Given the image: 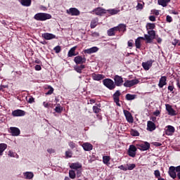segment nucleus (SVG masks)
Instances as JSON below:
<instances>
[{
  "instance_id": "f257e3e1",
  "label": "nucleus",
  "mask_w": 180,
  "mask_h": 180,
  "mask_svg": "<svg viewBox=\"0 0 180 180\" xmlns=\"http://www.w3.org/2000/svg\"><path fill=\"white\" fill-rule=\"evenodd\" d=\"M144 38L146 41V43H153V40H154V39H157V34L155 30H148V34H144Z\"/></svg>"
},
{
  "instance_id": "f03ea898",
  "label": "nucleus",
  "mask_w": 180,
  "mask_h": 180,
  "mask_svg": "<svg viewBox=\"0 0 180 180\" xmlns=\"http://www.w3.org/2000/svg\"><path fill=\"white\" fill-rule=\"evenodd\" d=\"M34 19H35V20H39L41 22H43L49 19H51V15L46 13H38L35 14V15L34 16Z\"/></svg>"
},
{
  "instance_id": "7ed1b4c3",
  "label": "nucleus",
  "mask_w": 180,
  "mask_h": 180,
  "mask_svg": "<svg viewBox=\"0 0 180 180\" xmlns=\"http://www.w3.org/2000/svg\"><path fill=\"white\" fill-rule=\"evenodd\" d=\"M103 84L106 88H108V89H115L116 88V85L115 84V82L112 80L111 79H105L103 80Z\"/></svg>"
},
{
  "instance_id": "20e7f679",
  "label": "nucleus",
  "mask_w": 180,
  "mask_h": 180,
  "mask_svg": "<svg viewBox=\"0 0 180 180\" xmlns=\"http://www.w3.org/2000/svg\"><path fill=\"white\" fill-rule=\"evenodd\" d=\"M90 13H94L97 16H102V15H105L106 13V10L102 7H98L91 11Z\"/></svg>"
},
{
  "instance_id": "39448f33",
  "label": "nucleus",
  "mask_w": 180,
  "mask_h": 180,
  "mask_svg": "<svg viewBox=\"0 0 180 180\" xmlns=\"http://www.w3.org/2000/svg\"><path fill=\"white\" fill-rule=\"evenodd\" d=\"M140 81L137 79H134L132 80H127L124 83V86L126 88H130V86H134V85H137Z\"/></svg>"
},
{
  "instance_id": "423d86ee",
  "label": "nucleus",
  "mask_w": 180,
  "mask_h": 180,
  "mask_svg": "<svg viewBox=\"0 0 180 180\" xmlns=\"http://www.w3.org/2000/svg\"><path fill=\"white\" fill-rule=\"evenodd\" d=\"M136 146L141 151H147V150L150 148V143L148 142H144L143 143L137 144Z\"/></svg>"
},
{
  "instance_id": "0eeeda50",
  "label": "nucleus",
  "mask_w": 180,
  "mask_h": 180,
  "mask_svg": "<svg viewBox=\"0 0 180 180\" xmlns=\"http://www.w3.org/2000/svg\"><path fill=\"white\" fill-rule=\"evenodd\" d=\"M67 13L71 15V16H79L81 13L76 8H70L69 10H67Z\"/></svg>"
},
{
  "instance_id": "6e6552de",
  "label": "nucleus",
  "mask_w": 180,
  "mask_h": 180,
  "mask_svg": "<svg viewBox=\"0 0 180 180\" xmlns=\"http://www.w3.org/2000/svg\"><path fill=\"white\" fill-rule=\"evenodd\" d=\"M136 151H137V148H136L134 145H130L128 150V155L129 157L134 158V157H136Z\"/></svg>"
},
{
  "instance_id": "1a4fd4ad",
  "label": "nucleus",
  "mask_w": 180,
  "mask_h": 180,
  "mask_svg": "<svg viewBox=\"0 0 180 180\" xmlns=\"http://www.w3.org/2000/svg\"><path fill=\"white\" fill-rule=\"evenodd\" d=\"M115 85L117 86H122L123 85V77L119 75H115L114 77Z\"/></svg>"
},
{
  "instance_id": "9d476101",
  "label": "nucleus",
  "mask_w": 180,
  "mask_h": 180,
  "mask_svg": "<svg viewBox=\"0 0 180 180\" xmlns=\"http://www.w3.org/2000/svg\"><path fill=\"white\" fill-rule=\"evenodd\" d=\"M175 133V127L171 125H168L165 129V134L167 136H172Z\"/></svg>"
},
{
  "instance_id": "9b49d317",
  "label": "nucleus",
  "mask_w": 180,
  "mask_h": 180,
  "mask_svg": "<svg viewBox=\"0 0 180 180\" xmlns=\"http://www.w3.org/2000/svg\"><path fill=\"white\" fill-rule=\"evenodd\" d=\"M74 61L75 64H84L86 62V59L85 58H82V56H77L75 57Z\"/></svg>"
},
{
  "instance_id": "f8f14e48",
  "label": "nucleus",
  "mask_w": 180,
  "mask_h": 180,
  "mask_svg": "<svg viewBox=\"0 0 180 180\" xmlns=\"http://www.w3.org/2000/svg\"><path fill=\"white\" fill-rule=\"evenodd\" d=\"M176 169H175V167L174 166H171L169 168V176H171V178H172L173 179H175V178H176Z\"/></svg>"
},
{
  "instance_id": "ddd939ff",
  "label": "nucleus",
  "mask_w": 180,
  "mask_h": 180,
  "mask_svg": "<svg viewBox=\"0 0 180 180\" xmlns=\"http://www.w3.org/2000/svg\"><path fill=\"white\" fill-rule=\"evenodd\" d=\"M166 110H167L168 114L170 116H176V111H175V110H174V108H172V106H171L169 104L166 105Z\"/></svg>"
},
{
  "instance_id": "4468645a",
  "label": "nucleus",
  "mask_w": 180,
  "mask_h": 180,
  "mask_svg": "<svg viewBox=\"0 0 180 180\" xmlns=\"http://www.w3.org/2000/svg\"><path fill=\"white\" fill-rule=\"evenodd\" d=\"M120 96V91L117 90L114 94H113V100L114 102H115L117 106H120V103L119 100V97Z\"/></svg>"
},
{
  "instance_id": "2eb2a0df",
  "label": "nucleus",
  "mask_w": 180,
  "mask_h": 180,
  "mask_svg": "<svg viewBox=\"0 0 180 180\" xmlns=\"http://www.w3.org/2000/svg\"><path fill=\"white\" fill-rule=\"evenodd\" d=\"M42 37L45 40H53V39H56V35L51 33L46 32L42 34Z\"/></svg>"
},
{
  "instance_id": "dca6fc26",
  "label": "nucleus",
  "mask_w": 180,
  "mask_h": 180,
  "mask_svg": "<svg viewBox=\"0 0 180 180\" xmlns=\"http://www.w3.org/2000/svg\"><path fill=\"white\" fill-rule=\"evenodd\" d=\"M12 115L13 116H14V117H16L19 116H25V115H26V112L22 110H15L12 112Z\"/></svg>"
},
{
  "instance_id": "f3484780",
  "label": "nucleus",
  "mask_w": 180,
  "mask_h": 180,
  "mask_svg": "<svg viewBox=\"0 0 180 180\" xmlns=\"http://www.w3.org/2000/svg\"><path fill=\"white\" fill-rule=\"evenodd\" d=\"M124 116L129 123H133V116H131V113L130 112L124 110Z\"/></svg>"
},
{
  "instance_id": "a211bd4d",
  "label": "nucleus",
  "mask_w": 180,
  "mask_h": 180,
  "mask_svg": "<svg viewBox=\"0 0 180 180\" xmlns=\"http://www.w3.org/2000/svg\"><path fill=\"white\" fill-rule=\"evenodd\" d=\"M153 66V61L152 60H148L147 62H143L142 63V67L144 70H146V71H148V70H150V68H151V67Z\"/></svg>"
},
{
  "instance_id": "6ab92c4d",
  "label": "nucleus",
  "mask_w": 180,
  "mask_h": 180,
  "mask_svg": "<svg viewBox=\"0 0 180 180\" xmlns=\"http://www.w3.org/2000/svg\"><path fill=\"white\" fill-rule=\"evenodd\" d=\"M155 129H156L155 124L152 121H148L147 130H148V131H154Z\"/></svg>"
},
{
  "instance_id": "aec40b11",
  "label": "nucleus",
  "mask_w": 180,
  "mask_h": 180,
  "mask_svg": "<svg viewBox=\"0 0 180 180\" xmlns=\"http://www.w3.org/2000/svg\"><path fill=\"white\" fill-rule=\"evenodd\" d=\"M10 132L11 133L12 136H19L20 134V129L18 127H10Z\"/></svg>"
},
{
  "instance_id": "412c9836",
  "label": "nucleus",
  "mask_w": 180,
  "mask_h": 180,
  "mask_svg": "<svg viewBox=\"0 0 180 180\" xmlns=\"http://www.w3.org/2000/svg\"><path fill=\"white\" fill-rule=\"evenodd\" d=\"M99 50L98 47L93 46L90 49L84 50L85 54H93V53H96Z\"/></svg>"
},
{
  "instance_id": "4be33fe9",
  "label": "nucleus",
  "mask_w": 180,
  "mask_h": 180,
  "mask_svg": "<svg viewBox=\"0 0 180 180\" xmlns=\"http://www.w3.org/2000/svg\"><path fill=\"white\" fill-rule=\"evenodd\" d=\"M165 85H167V77L162 76L159 80L158 86L159 88H163Z\"/></svg>"
},
{
  "instance_id": "5701e85b",
  "label": "nucleus",
  "mask_w": 180,
  "mask_h": 180,
  "mask_svg": "<svg viewBox=\"0 0 180 180\" xmlns=\"http://www.w3.org/2000/svg\"><path fill=\"white\" fill-rule=\"evenodd\" d=\"M82 146L84 151H91L94 148L92 144L88 142L83 143Z\"/></svg>"
},
{
  "instance_id": "b1692460",
  "label": "nucleus",
  "mask_w": 180,
  "mask_h": 180,
  "mask_svg": "<svg viewBox=\"0 0 180 180\" xmlns=\"http://www.w3.org/2000/svg\"><path fill=\"white\" fill-rule=\"evenodd\" d=\"M127 26L126 24H120L115 28L117 29V32H122V33H124L126 32Z\"/></svg>"
},
{
  "instance_id": "393cba45",
  "label": "nucleus",
  "mask_w": 180,
  "mask_h": 180,
  "mask_svg": "<svg viewBox=\"0 0 180 180\" xmlns=\"http://www.w3.org/2000/svg\"><path fill=\"white\" fill-rule=\"evenodd\" d=\"M91 77L94 81H101V79H103V78H105V76H103V75H99V74H95V73H93L91 75Z\"/></svg>"
},
{
  "instance_id": "a878e982",
  "label": "nucleus",
  "mask_w": 180,
  "mask_h": 180,
  "mask_svg": "<svg viewBox=\"0 0 180 180\" xmlns=\"http://www.w3.org/2000/svg\"><path fill=\"white\" fill-rule=\"evenodd\" d=\"M70 168H71L72 169H76V171H77V170L82 168V165L79 162L72 163L70 165Z\"/></svg>"
},
{
  "instance_id": "bb28decb",
  "label": "nucleus",
  "mask_w": 180,
  "mask_h": 180,
  "mask_svg": "<svg viewBox=\"0 0 180 180\" xmlns=\"http://www.w3.org/2000/svg\"><path fill=\"white\" fill-rule=\"evenodd\" d=\"M99 19L98 18H95L91 20L90 23V27L91 29H95L96 26H98V24L99 23Z\"/></svg>"
},
{
  "instance_id": "cd10ccee",
  "label": "nucleus",
  "mask_w": 180,
  "mask_h": 180,
  "mask_svg": "<svg viewBox=\"0 0 180 180\" xmlns=\"http://www.w3.org/2000/svg\"><path fill=\"white\" fill-rule=\"evenodd\" d=\"M141 40H146V39L143 37H139L136 39L135 46H136V49L141 48Z\"/></svg>"
},
{
  "instance_id": "c85d7f7f",
  "label": "nucleus",
  "mask_w": 180,
  "mask_h": 180,
  "mask_svg": "<svg viewBox=\"0 0 180 180\" xmlns=\"http://www.w3.org/2000/svg\"><path fill=\"white\" fill-rule=\"evenodd\" d=\"M119 12H120V10L119 8H111L106 10V13H109L110 15H117Z\"/></svg>"
},
{
  "instance_id": "c756f323",
  "label": "nucleus",
  "mask_w": 180,
  "mask_h": 180,
  "mask_svg": "<svg viewBox=\"0 0 180 180\" xmlns=\"http://www.w3.org/2000/svg\"><path fill=\"white\" fill-rule=\"evenodd\" d=\"M169 2H171V0H158V5H160L163 8H166Z\"/></svg>"
},
{
  "instance_id": "7c9ffc66",
  "label": "nucleus",
  "mask_w": 180,
  "mask_h": 180,
  "mask_svg": "<svg viewBox=\"0 0 180 180\" xmlns=\"http://www.w3.org/2000/svg\"><path fill=\"white\" fill-rule=\"evenodd\" d=\"M77 46H73L70 49V51L68 53V57H74V56H77V53H75V51L77 50Z\"/></svg>"
},
{
  "instance_id": "2f4dec72",
  "label": "nucleus",
  "mask_w": 180,
  "mask_h": 180,
  "mask_svg": "<svg viewBox=\"0 0 180 180\" xmlns=\"http://www.w3.org/2000/svg\"><path fill=\"white\" fill-rule=\"evenodd\" d=\"M116 32H117V28H116V27L110 28L107 31L108 36H115Z\"/></svg>"
},
{
  "instance_id": "473e14b6",
  "label": "nucleus",
  "mask_w": 180,
  "mask_h": 180,
  "mask_svg": "<svg viewBox=\"0 0 180 180\" xmlns=\"http://www.w3.org/2000/svg\"><path fill=\"white\" fill-rule=\"evenodd\" d=\"M24 176L25 179H32L34 174H33V172H27L24 173Z\"/></svg>"
},
{
  "instance_id": "72a5a7b5",
  "label": "nucleus",
  "mask_w": 180,
  "mask_h": 180,
  "mask_svg": "<svg viewBox=\"0 0 180 180\" xmlns=\"http://www.w3.org/2000/svg\"><path fill=\"white\" fill-rule=\"evenodd\" d=\"M155 29V23H151V22H148L146 24V30L148 32V30H154Z\"/></svg>"
},
{
  "instance_id": "f704fd0d",
  "label": "nucleus",
  "mask_w": 180,
  "mask_h": 180,
  "mask_svg": "<svg viewBox=\"0 0 180 180\" xmlns=\"http://www.w3.org/2000/svg\"><path fill=\"white\" fill-rule=\"evenodd\" d=\"M6 148H8V145L6 143H0V155L4 154V151H5Z\"/></svg>"
},
{
  "instance_id": "c9c22d12",
  "label": "nucleus",
  "mask_w": 180,
  "mask_h": 180,
  "mask_svg": "<svg viewBox=\"0 0 180 180\" xmlns=\"http://www.w3.org/2000/svg\"><path fill=\"white\" fill-rule=\"evenodd\" d=\"M84 68H85V65H81L80 66L75 67V71H77V72H79V74L82 73V70H84Z\"/></svg>"
},
{
  "instance_id": "e433bc0d",
  "label": "nucleus",
  "mask_w": 180,
  "mask_h": 180,
  "mask_svg": "<svg viewBox=\"0 0 180 180\" xmlns=\"http://www.w3.org/2000/svg\"><path fill=\"white\" fill-rule=\"evenodd\" d=\"M21 4L22 6H30L32 0H21Z\"/></svg>"
},
{
  "instance_id": "4c0bfd02",
  "label": "nucleus",
  "mask_w": 180,
  "mask_h": 180,
  "mask_svg": "<svg viewBox=\"0 0 180 180\" xmlns=\"http://www.w3.org/2000/svg\"><path fill=\"white\" fill-rule=\"evenodd\" d=\"M136 95L135 94H127L125 96L127 101H133L134 99H136Z\"/></svg>"
},
{
  "instance_id": "58836bf2",
  "label": "nucleus",
  "mask_w": 180,
  "mask_h": 180,
  "mask_svg": "<svg viewBox=\"0 0 180 180\" xmlns=\"http://www.w3.org/2000/svg\"><path fill=\"white\" fill-rule=\"evenodd\" d=\"M110 157L109 156H103V164H106L107 165H109L110 164Z\"/></svg>"
},
{
  "instance_id": "ea45409f",
  "label": "nucleus",
  "mask_w": 180,
  "mask_h": 180,
  "mask_svg": "<svg viewBox=\"0 0 180 180\" xmlns=\"http://www.w3.org/2000/svg\"><path fill=\"white\" fill-rule=\"evenodd\" d=\"M69 176L71 179H75L77 176V174H75V171L74 170H70L69 171Z\"/></svg>"
},
{
  "instance_id": "a19ab883",
  "label": "nucleus",
  "mask_w": 180,
  "mask_h": 180,
  "mask_svg": "<svg viewBox=\"0 0 180 180\" xmlns=\"http://www.w3.org/2000/svg\"><path fill=\"white\" fill-rule=\"evenodd\" d=\"M131 134L134 136V137H137L139 136H140V133H139V131L136 130V129H131Z\"/></svg>"
},
{
  "instance_id": "79ce46f5",
  "label": "nucleus",
  "mask_w": 180,
  "mask_h": 180,
  "mask_svg": "<svg viewBox=\"0 0 180 180\" xmlns=\"http://www.w3.org/2000/svg\"><path fill=\"white\" fill-rule=\"evenodd\" d=\"M55 112H56V113H61L63 112V108H61L60 104H58L56 107Z\"/></svg>"
},
{
  "instance_id": "37998d69",
  "label": "nucleus",
  "mask_w": 180,
  "mask_h": 180,
  "mask_svg": "<svg viewBox=\"0 0 180 180\" xmlns=\"http://www.w3.org/2000/svg\"><path fill=\"white\" fill-rule=\"evenodd\" d=\"M127 169L128 171H131V169H134L136 168V165L135 164H127Z\"/></svg>"
},
{
  "instance_id": "c03bdc74",
  "label": "nucleus",
  "mask_w": 180,
  "mask_h": 180,
  "mask_svg": "<svg viewBox=\"0 0 180 180\" xmlns=\"http://www.w3.org/2000/svg\"><path fill=\"white\" fill-rule=\"evenodd\" d=\"M93 112L94 113H99L101 112V106L98 107L96 105L93 106Z\"/></svg>"
},
{
  "instance_id": "a18cd8bd",
  "label": "nucleus",
  "mask_w": 180,
  "mask_h": 180,
  "mask_svg": "<svg viewBox=\"0 0 180 180\" xmlns=\"http://www.w3.org/2000/svg\"><path fill=\"white\" fill-rule=\"evenodd\" d=\"M154 175L155 176V178H161V173L160 172V170H155L154 172Z\"/></svg>"
},
{
  "instance_id": "49530a36",
  "label": "nucleus",
  "mask_w": 180,
  "mask_h": 180,
  "mask_svg": "<svg viewBox=\"0 0 180 180\" xmlns=\"http://www.w3.org/2000/svg\"><path fill=\"white\" fill-rule=\"evenodd\" d=\"M65 156L67 157V158H71V157H72V152L70 150L66 151Z\"/></svg>"
},
{
  "instance_id": "de8ad7c7",
  "label": "nucleus",
  "mask_w": 180,
  "mask_h": 180,
  "mask_svg": "<svg viewBox=\"0 0 180 180\" xmlns=\"http://www.w3.org/2000/svg\"><path fill=\"white\" fill-rule=\"evenodd\" d=\"M54 51H56V53H60V51H61V46H56L54 49H53Z\"/></svg>"
},
{
  "instance_id": "09e8293b",
  "label": "nucleus",
  "mask_w": 180,
  "mask_h": 180,
  "mask_svg": "<svg viewBox=\"0 0 180 180\" xmlns=\"http://www.w3.org/2000/svg\"><path fill=\"white\" fill-rule=\"evenodd\" d=\"M77 178H80V176L82 175V172L80 169H77Z\"/></svg>"
},
{
  "instance_id": "8fccbe9b",
  "label": "nucleus",
  "mask_w": 180,
  "mask_h": 180,
  "mask_svg": "<svg viewBox=\"0 0 180 180\" xmlns=\"http://www.w3.org/2000/svg\"><path fill=\"white\" fill-rule=\"evenodd\" d=\"M166 20L167 22H168L169 23H171V22H172V17L169 16V15H167L166 17Z\"/></svg>"
},
{
  "instance_id": "3c124183",
  "label": "nucleus",
  "mask_w": 180,
  "mask_h": 180,
  "mask_svg": "<svg viewBox=\"0 0 180 180\" xmlns=\"http://www.w3.org/2000/svg\"><path fill=\"white\" fill-rule=\"evenodd\" d=\"M43 105H44V108H50L51 106V103H46V102H44Z\"/></svg>"
},
{
  "instance_id": "603ef678",
  "label": "nucleus",
  "mask_w": 180,
  "mask_h": 180,
  "mask_svg": "<svg viewBox=\"0 0 180 180\" xmlns=\"http://www.w3.org/2000/svg\"><path fill=\"white\" fill-rule=\"evenodd\" d=\"M120 169H122V171H127V167H125L123 165L118 167Z\"/></svg>"
},
{
  "instance_id": "864d4df0",
  "label": "nucleus",
  "mask_w": 180,
  "mask_h": 180,
  "mask_svg": "<svg viewBox=\"0 0 180 180\" xmlns=\"http://www.w3.org/2000/svg\"><path fill=\"white\" fill-rule=\"evenodd\" d=\"M149 20H150V22H155V16L154 15H150L149 17Z\"/></svg>"
},
{
  "instance_id": "5fc2aeb1",
  "label": "nucleus",
  "mask_w": 180,
  "mask_h": 180,
  "mask_svg": "<svg viewBox=\"0 0 180 180\" xmlns=\"http://www.w3.org/2000/svg\"><path fill=\"white\" fill-rule=\"evenodd\" d=\"M34 102V98L33 97H30L29 100H28V103H33Z\"/></svg>"
},
{
  "instance_id": "6e6d98bb",
  "label": "nucleus",
  "mask_w": 180,
  "mask_h": 180,
  "mask_svg": "<svg viewBox=\"0 0 180 180\" xmlns=\"http://www.w3.org/2000/svg\"><path fill=\"white\" fill-rule=\"evenodd\" d=\"M69 146L70 148H75V144L74 143V142H70Z\"/></svg>"
},
{
  "instance_id": "4d7b16f0",
  "label": "nucleus",
  "mask_w": 180,
  "mask_h": 180,
  "mask_svg": "<svg viewBox=\"0 0 180 180\" xmlns=\"http://www.w3.org/2000/svg\"><path fill=\"white\" fill-rule=\"evenodd\" d=\"M35 70L36 71H40V70H41V66H40L39 65H35Z\"/></svg>"
},
{
  "instance_id": "13d9d810",
  "label": "nucleus",
  "mask_w": 180,
  "mask_h": 180,
  "mask_svg": "<svg viewBox=\"0 0 180 180\" xmlns=\"http://www.w3.org/2000/svg\"><path fill=\"white\" fill-rule=\"evenodd\" d=\"M54 91V89L53 88H51V89L46 93V95H51L53 92Z\"/></svg>"
},
{
  "instance_id": "bf43d9fd",
  "label": "nucleus",
  "mask_w": 180,
  "mask_h": 180,
  "mask_svg": "<svg viewBox=\"0 0 180 180\" xmlns=\"http://www.w3.org/2000/svg\"><path fill=\"white\" fill-rule=\"evenodd\" d=\"M128 46L133 47V40H130L128 41Z\"/></svg>"
},
{
  "instance_id": "052dcab7",
  "label": "nucleus",
  "mask_w": 180,
  "mask_h": 180,
  "mask_svg": "<svg viewBox=\"0 0 180 180\" xmlns=\"http://www.w3.org/2000/svg\"><path fill=\"white\" fill-rule=\"evenodd\" d=\"M47 151L49 153V154H53V153H55L54 149L53 148H49Z\"/></svg>"
},
{
  "instance_id": "680f3d73",
  "label": "nucleus",
  "mask_w": 180,
  "mask_h": 180,
  "mask_svg": "<svg viewBox=\"0 0 180 180\" xmlns=\"http://www.w3.org/2000/svg\"><path fill=\"white\" fill-rule=\"evenodd\" d=\"M177 43H179V40L174 39V41L172 42V44H173V46H176Z\"/></svg>"
},
{
  "instance_id": "e2e57ef3",
  "label": "nucleus",
  "mask_w": 180,
  "mask_h": 180,
  "mask_svg": "<svg viewBox=\"0 0 180 180\" xmlns=\"http://www.w3.org/2000/svg\"><path fill=\"white\" fill-rule=\"evenodd\" d=\"M8 155L9 157H15V153L12 151H8Z\"/></svg>"
},
{
  "instance_id": "0e129e2a",
  "label": "nucleus",
  "mask_w": 180,
  "mask_h": 180,
  "mask_svg": "<svg viewBox=\"0 0 180 180\" xmlns=\"http://www.w3.org/2000/svg\"><path fill=\"white\" fill-rule=\"evenodd\" d=\"M136 8L137 9H143V4L139 3Z\"/></svg>"
},
{
  "instance_id": "69168bd1",
  "label": "nucleus",
  "mask_w": 180,
  "mask_h": 180,
  "mask_svg": "<svg viewBox=\"0 0 180 180\" xmlns=\"http://www.w3.org/2000/svg\"><path fill=\"white\" fill-rule=\"evenodd\" d=\"M160 113H161L160 110H157L155 112H153V115L155 116H159Z\"/></svg>"
},
{
  "instance_id": "338daca9",
  "label": "nucleus",
  "mask_w": 180,
  "mask_h": 180,
  "mask_svg": "<svg viewBox=\"0 0 180 180\" xmlns=\"http://www.w3.org/2000/svg\"><path fill=\"white\" fill-rule=\"evenodd\" d=\"M168 90L170 91V92H172V91H174V86H169Z\"/></svg>"
},
{
  "instance_id": "774afa93",
  "label": "nucleus",
  "mask_w": 180,
  "mask_h": 180,
  "mask_svg": "<svg viewBox=\"0 0 180 180\" xmlns=\"http://www.w3.org/2000/svg\"><path fill=\"white\" fill-rule=\"evenodd\" d=\"M176 172L179 173L180 172V165L175 167Z\"/></svg>"
}]
</instances>
